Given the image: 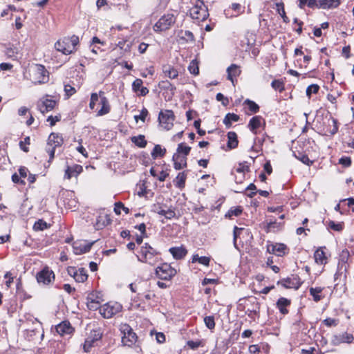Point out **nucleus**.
<instances>
[{"label":"nucleus","mask_w":354,"mask_h":354,"mask_svg":"<svg viewBox=\"0 0 354 354\" xmlns=\"http://www.w3.org/2000/svg\"><path fill=\"white\" fill-rule=\"evenodd\" d=\"M227 80L233 82L234 77L239 75L241 71L236 64H232L227 68Z\"/></svg>","instance_id":"28"},{"label":"nucleus","mask_w":354,"mask_h":354,"mask_svg":"<svg viewBox=\"0 0 354 354\" xmlns=\"http://www.w3.org/2000/svg\"><path fill=\"white\" fill-rule=\"evenodd\" d=\"M28 74L30 81L34 84H45L49 80V73L41 64L32 65L28 68Z\"/></svg>","instance_id":"1"},{"label":"nucleus","mask_w":354,"mask_h":354,"mask_svg":"<svg viewBox=\"0 0 354 354\" xmlns=\"http://www.w3.org/2000/svg\"><path fill=\"white\" fill-rule=\"evenodd\" d=\"M175 115L171 110L161 111L158 115V122L165 129L169 130L174 125Z\"/></svg>","instance_id":"10"},{"label":"nucleus","mask_w":354,"mask_h":354,"mask_svg":"<svg viewBox=\"0 0 354 354\" xmlns=\"http://www.w3.org/2000/svg\"><path fill=\"white\" fill-rule=\"evenodd\" d=\"M339 164L344 167H348L351 165V158L348 156H342L339 159Z\"/></svg>","instance_id":"58"},{"label":"nucleus","mask_w":354,"mask_h":354,"mask_svg":"<svg viewBox=\"0 0 354 354\" xmlns=\"http://www.w3.org/2000/svg\"><path fill=\"white\" fill-rule=\"evenodd\" d=\"M78 44L79 37L73 35L71 37H66L58 40L55 44V48L64 55H70L75 50V47Z\"/></svg>","instance_id":"2"},{"label":"nucleus","mask_w":354,"mask_h":354,"mask_svg":"<svg viewBox=\"0 0 354 354\" xmlns=\"http://www.w3.org/2000/svg\"><path fill=\"white\" fill-rule=\"evenodd\" d=\"M148 115V111L147 109L145 108H143L141 111H140V115H135L134 116V119L136 122L138 121V120H142V122H145V119H146V117Z\"/></svg>","instance_id":"59"},{"label":"nucleus","mask_w":354,"mask_h":354,"mask_svg":"<svg viewBox=\"0 0 354 354\" xmlns=\"http://www.w3.org/2000/svg\"><path fill=\"white\" fill-rule=\"evenodd\" d=\"M159 86L164 89V90H167V91H169L171 92L172 94L174 93V91H176V86L172 84L171 83H170L169 81L166 80V81H162L160 84H159Z\"/></svg>","instance_id":"42"},{"label":"nucleus","mask_w":354,"mask_h":354,"mask_svg":"<svg viewBox=\"0 0 354 354\" xmlns=\"http://www.w3.org/2000/svg\"><path fill=\"white\" fill-rule=\"evenodd\" d=\"M83 171L82 166L75 164L73 166H67L65 169L64 179L70 180L72 177H77Z\"/></svg>","instance_id":"15"},{"label":"nucleus","mask_w":354,"mask_h":354,"mask_svg":"<svg viewBox=\"0 0 354 354\" xmlns=\"http://www.w3.org/2000/svg\"><path fill=\"white\" fill-rule=\"evenodd\" d=\"M64 91L68 97H70L76 93L75 88L69 84L64 86Z\"/></svg>","instance_id":"64"},{"label":"nucleus","mask_w":354,"mask_h":354,"mask_svg":"<svg viewBox=\"0 0 354 354\" xmlns=\"http://www.w3.org/2000/svg\"><path fill=\"white\" fill-rule=\"evenodd\" d=\"M100 104L101 105V109L97 111L96 114L97 116H102L110 113L111 105L109 101L105 96L104 92L102 91H100Z\"/></svg>","instance_id":"12"},{"label":"nucleus","mask_w":354,"mask_h":354,"mask_svg":"<svg viewBox=\"0 0 354 354\" xmlns=\"http://www.w3.org/2000/svg\"><path fill=\"white\" fill-rule=\"evenodd\" d=\"M204 323L205 326L209 330H212L215 328V321L214 316H206L204 318Z\"/></svg>","instance_id":"46"},{"label":"nucleus","mask_w":354,"mask_h":354,"mask_svg":"<svg viewBox=\"0 0 354 354\" xmlns=\"http://www.w3.org/2000/svg\"><path fill=\"white\" fill-rule=\"evenodd\" d=\"M55 278L54 272L48 266L43 268L36 275L37 282L44 285H49L54 281Z\"/></svg>","instance_id":"11"},{"label":"nucleus","mask_w":354,"mask_h":354,"mask_svg":"<svg viewBox=\"0 0 354 354\" xmlns=\"http://www.w3.org/2000/svg\"><path fill=\"white\" fill-rule=\"evenodd\" d=\"M167 219H171L176 217L175 208L172 206H170L167 209L164 210L162 215Z\"/></svg>","instance_id":"47"},{"label":"nucleus","mask_w":354,"mask_h":354,"mask_svg":"<svg viewBox=\"0 0 354 354\" xmlns=\"http://www.w3.org/2000/svg\"><path fill=\"white\" fill-rule=\"evenodd\" d=\"M176 18L173 14H166L162 16L155 24L153 28L155 32L167 30L175 23Z\"/></svg>","instance_id":"7"},{"label":"nucleus","mask_w":354,"mask_h":354,"mask_svg":"<svg viewBox=\"0 0 354 354\" xmlns=\"http://www.w3.org/2000/svg\"><path fill=\"white\" fill-rule=\"evenodd\" d=\"M291 304V301L285 297H280L277 303V308L279 309V312L283 315H287L288 313V310L287 307L289 306Z\"/></svg>","instance_id":"22"},{"label":"nucleus","mask_w":354,"mask_h":354,"mask_svg":"<svg viewBox=\"0 0 354 354\" xmlns=\"http://www.w3.org/2000/svg\"><path fill=\"white\" fill-rule=\"evenodd\" d=\"M111 223V219L108 215L99 216L97 218L95 226L97 229H101Z\"/></svg>","instance_id":"31"},{"label":"nucleus","mask_w":354,"mask_h":354,"mask_svg":"<svg viewBox=\"0 0 354 354\" xmlns=\"http://www.w3.org/2000/svg\"><path fill=\"white\" fill-rule=\"evenodd\" d=\"M121 209H122L126 214L129 213V209L128 207H126L122 202L115 203L114 207L115 213L118 215L120 214Z\"/></svg>","instance_id":"45"},{"label":"nucleus","mask_w":354,"mask_h":354,"mask_svg":"<svg viewBox=\"0 0 354 354\" xmlns=\"http://www.w3.org/2000/svg\"><path fill=\"white\" fill-rule=\"evenodd\" d=\"M227 147L229 150L236 149L239 145L237 134L234 131H229L227 134Z\"/></svg>","instance_id":"23"},{"label":"nucleus","mask_w":354,"mask_h":354,"mask_svg":"<svg viewBox=\"0 0 354 354\" xmlns=\"http://www.w3.org/2000/svg\"><path fill=\"white\" fill-rule=\"evenodd\" d=\"M338 121L337 119L331 117L328 120V127L324 129L325 135L333 136L338 131Z\"/></svg>","instance_id":"20"},{"label":"nucleus","mask_w":354,"mask_h":354,"mask_svg":"<svg viewBox=\"0 0 354 354\" xmlns=\"http://www.w3.org/2000/svg\"><path fill=\"white\" fill-rule=\"evenodd\" d=\"M167 151L165 148H162L160 145H156L151 151V157L153 159H156L158 157L165 156Z\"/></svg>","instance_id":"32"},{"label":"nucleus","mask_w":354,"mask_h":354,"mask_svg":"<svg viewBox=\"0 0 354 354\" xmlns=\"http://www.w3.org/2000/svg\"><path fill=\"white\" fill-rule=\"evenodd\" d=\"M56 104L57 102L55 100L46 98L38 102L37 108L39 111L44 114L52 111L55 108Z\"/></svg>","instance_id":"14"},{"label":"nucleus","mask_w":354,"mask_h":354,"mask_svg":"<svg viewBox=\"0 0 354 354\" xmlns=\"http://www.w3.org/2000/svg\"><path fill=\"white\" fill-rule=\"evenodd\" d=\"M95 241L87 243H75L73 244V251L76 255H80L90 251L92 245L95 243Z\"/></svg>","instance_id":"17"},{"label":"nucleus","mask_w":354,"mask_h":354,"mask_svg":"<svg viewBox=\"0 0 354 354\" xmlns=\"http://www.w3.org/2000/svg\"><path fill=\"white\" fill-rule=\"evenodd\" d=\"M176 274V270L167 263H162L156 269L157 277L162 280H170Z\"/></svg>","instance_id":"8"},{"label":"nucleus","mask_w":354,"mask_h":354,"mask_svg":"<svg viewBox=\"0 0 354 354\" xmlns=\"http://www.w3.org/2000/svg\"><path fill=\"white\" fill-rule=\"evenodd\" d=\"M5 55L9 58H15L17 55V51L15 48L8 46L6 48Z\"/></svg>","instance_id":"55"},{"label":"nucleus","mask_w":354,"mask_h":354,"mask_svg":"<svg viewBox=\"0 0 354 354\" xmlns=\"http://www.w3.org/2000/svg\"><path fill=\"white\" fill-rule=\"evenodd\" d=\"M188 70L190 73L194 75H198L199 73L198 62L196 60H192L188 66Z\"/></svg>","instance_id":"48"},{"label":"nucleus","mask_w":354,"mask_h":354,"mask_svg":"<svg viewBox=\"0 0 354 354\" xmlns=\"http://www.w3.org/2000/svg\"><path fill=\"white\" fill-rule=\"evenodd\" d=\"M122 308V306L118 303L109 302L101 306L100 313L104 318L109 319L120 313Z\"/></svg>","instance_id":"9"},{"label":"nucleus","mask_w":354,"mask_h":354,"mask_svg":"<svg viewBox=\"0 0 354 354\" xmlns=\"http://www.w3.org/2000/svg\"><path fill=\"white\" fill-rule=\"evenodd\" d=\"M166 208H167L166 204L157 203L151 205V211L162 216L164 210H165Z\"/></svg>","instance_id":"39"},{"label":"nucleus","mask_w":354,"mask_h":354,"mask_svg":"<svg viewBox=\"0 0 354 354\" xmlns=\"http://www.w3.org/2000/svg\"><path fill=\"white\" fill-rule=\"evenodd\" d=\"M73 278L77 282L82 283L87 279L88 274L84 268H80L76 272H74Z\"/></svg>","instance_id":"30"},{"label":"nucleus","mask_w":354,"mask_h":354,"mask_svg":"<svg viewBox=\"0 0 354 354\" xmlns=\"http://www.w3.org/2000/svg\"><path fill=\"white\" fill-rule=\"evenodd\" d=\"M323 289L324 288L322 287L310 288V295L313 297L315 301L318 302L322 299V297L319 294L323 291Z\"/></svg>","instance_id":"33"},{"label":"nucleus","mask_w":354,"mask_h":354,"mask_svg":"<svg viewBox=\"0 0 354 354\" xmlns=\"http://www.w3.org/2000/svg\"><path fill=\"white\" fill-rule=\"evenodd\" d=\"M162 73L165 77H167L171 80L176 79L178 76V71L171 65H163Z\"/></svg>","instance_id":"25"},{"label":"nucleus","mask_w":354,"mask_h":354,"mask_svg":"<svg viewBox=\"0 0 354 354\" xmlns=\"http://www.w3.org/2000/svg\"><path fill=\"white\" fill-rule=\"evenodd\" d=\"M275 254L282 257L288 252V248L284 243H274Z\"/></svg>","instance_id":"35"},{"label":"nucleus","mask_w":354,"mask_h":354,"mask_svg":"<svg viewBox=\"0 0 354 354\" xmlns=\"http://www.w3.org/2000/svg\"><path fill=\"white\" fill-rule=\"evenodd\" d=\"M245 229L242 227H238L237 226H234V230H233V244L235 248L238 249L236 241L237 238L239 236L240 233L242 231H244Z\"/></svg>","instance_id":"49"},{"label":"nucleus","mask_w":354,"mask_h":354,"mask_svg":"<svg viewBox=\"0 0 354 354\" xmlns=\"http://www.w3.org/2000/svg\"><path fill=\"white\" fill-rule=\"evenodd\" d=\"M238 173H245L250 171V165L246 161L239 164V167L236 169Z\"/></svg>","instance_id":"54"},{"label":"nucleus","mask_w":354,"mask_h":354,"mask_svg":"<svg viewBox=\"0 0 354 354\" xmlns=\"http://www.w3.org/2000/svg\"><path fill=\"white\" fill-rule=\"evenodd\" d=\"M120 330L122 334V342L124 345L131 346L137 342L138 337L129 324H121Z\"/></svg>","instance_id":"6"},{"label":"nucleus","mask_w":354,"mask_h":354,"mask_svg":"<svg viewBox=\"0 0 354 354\" xmlns=\"http://www.w3.org/2000/svg\"><path fill=\"white\" fill-rule=\"evenodd\" d=\"M323 323L326 326L328 327L336 326L338 324V320L333 318L328 317L323 321Z\"/></svg>","instance_id":"63"},{"label":"nucleus","mask_w":354,"mask_h":354,"mask_svg":"<svg viewBox=\"0 0 354 354\" xmlns=\"http://www.w3.org/2000/svg\"><path fill=\"white\" fill-rule=\"evenodd\" d=\"M242 208L240 206L232 207L225 214V217L232 218V216H238L242 213Z\"/></svg>","instance_id":"43"},{"label":"nucleus","mask_w":354,"mask_h":354,"mask_svg":"<svg viewBox=\"0 0 354 354\" xmlns=\"http://www.w3.org/2000/svg\"><path fill=\"white\" fill-rule=\"evenodd\" d=\"M143 82L141 79L137 78L132 83V90L135 93H138L142 86Z\"/></svg>","instance_id":"56"},{"label":"nucleus","mask_w":354,"mask_h":354,"mask_svg":"<svg viewBox=\"0 0 354 354\" xmlns=\"http://www.w3.org/2000/svg\"><path fill=\"white\" fill-rule=\"evenodd\" d=\"M340 339L344 343H351L354 339V337L352 334L344 333L341 335Z\"/></svg>","instance_id":"57"},{"label":"nucleus","mask_w":354,"mask_h":354,"mask_svg":"<svg viewBox=\"0 0 354 354\" xmlns=\"http://www.w3.org/2000/svg\"><path fill=\"white\" fill-rule=\"evenodd\" d=\"M187 346L192 350H196L198 347L203 346V342L201 340H196V341L189 340L187 342Z\"/></svg>","instance_id":"53"},{"label":"nucleus","mask_w":354,"mask_h":354,"mask_svg":"<svg viewBox=\"0 0 354 354\" xmlns=\"http://www.w3.org/2000/svg\"><path fill=\"white\" fill-rule=\"evenodd\" d=\"M216 99L218 102H221L222 104L224 106H226L229 104V100L227 97H225L221 93H218L216 95Z\"/></svg>","instance_id":"62"},{"label":"nucleus","mask_w":354,"mask_h":354,"mask_svg":"<svg viewBox=\"0 0 354 354\" xmlns=\"http://www.w3.org/2000/svg\"><path fill=\"white\" fill-rule=\"evenodd\" d=\"M93 342H94V339H86L85 340L84 345H83V349H84V352H86V353L90 352L91 348L93 346Z\"/></svg>","instance_id":"61"},{"label":"nucleus","mask_w":354,"mask_h":354,"mask_svg":"<svg viewBox=\"0 0 354 354\" xmlns=\"http://www.w3.org/2000/svg\"><path fill=\"white\" fill-rule=\"evenodd\" d=\"M30 138L29 136H26L24 140H21L19 142L20 149L24 152H28L29 148L26 145H30Z\"/></svg>","instance_id":"50"},{"label":"nucleus","mask_w":354,"mask_h":354,"mask_svg":"<svg viewBox=\"0 0 354 354\" xmlns=\"http://www.w3.org/2000/svg\"><path fill=\"white\" fill-rule=\"evenodd\" d=\"M56 330L59 335H64L71 334L74 329L69 322L64 321L56 326Z\"/></svg>","instance_id":"21"},{"label":"nucleus","mask_w":354,"mask_h":354,"mask_svg":"<svg viewBox=\"0 0 354 354\" xmlns=\"http://www.w3.org/2000/svg\"><path fill=\"white\" fill-rule=\"evenodd\" d=\"M281 223H278L276 221V219H274V218H270L269 221H268L267 223V226H266V228H267V232H269L273 228H275V227H278V226L280 225Z\"/></svg>","instance_id":"60"},{"label":"nucleus","mask_w":354,"mask_h":354,"mask_svg":"<svg viewBox=\"0 0 354 354\" xmlns=\"http://www.w3.org/2000/svg\"><path fill=\"white\" fill-rule=\"evenodd\" d=\"M319 90V86L317 84H311L306 88V95L310 98L313 93H317Z\"/></svg>","instance_id":"52"},{"label":"nucleus","mask_w":354,"mask_h":354,"mask_svg":"<svg viewBox=\"0 0 354 354\" xmlns=\"http://www.w3.org/2000/svg\"><path fill=\"white\" fill-rule=\"evenodd\" d=\"M187 174L185 171L180 172L177 175L176 180H174L176 187L178 188H183L185 187Z\"/></svg>","instance_id":"36"},{"label":"nucleus","mask_w":354,"mask_h":354,"mask_svg":"<svg viewBox=\"0 0 354 354\" xmlns=\"http://www.w3.org/2000/svg\"><path fill=\"white\" fill-rule=\"evenodd\" d=\"M169 252L176 260L184 259L187 254V250L183 245L170 248Z\"/></svg>","instance_id":"18"},{"label":"nucleus","mask_w":354,"mask_h":354,"mask_svg":"<svg viewBox=\"0 0 354 354\" xmlns=\"http://www.w3.org/2000/svg\"><path fill=\"white\" fill-rule=\"evenodd\" d=\"M240 118L235 113H228L226 114L223 119V123L227 128H230L232 126V122H238Z\"/></svg>","instance_id":"29"},{"label":"nucleus","mask_w":354,"mask_h":354,"mask_svg":"<svg viewBox=\"0 0 354 354\" xmlns=\"http://www.w3.org/2000/svg\"><path fill=\"white\" fill-rule=\"evenodd\" d=\"M191 151V147L187 146L185 142H181L178 145V147L176 149V152L175 153H178L180 156H183L187 157L189 155Z\"/></svg>","instance_id":"37"},{"label":"nucleus","mask_w":354,"mask_h":354,"mask_svg":"<svg viewBox=\"0 0 354 354\" xmlns=\"http://www.w3.org/2000/svg\"><path fill=\"white\" fill-rule=\"evenodd\" d=\"M138 259L140 262L154 266L159 261V252L149 244L145 243V245L140 248V255L138 256Z\"/></svg>","instance_id":"3"},{"label":"nucleus","mask_w":354,"mask_h":354,"mask_svg":"<svg viewBox=\"0 0 354 354\" xmlns=\"http://www.w3.org/2000/svg\"><path fill=\"white\" fill-rule=\"evenodd\" d=\"M49 225L46 221L42 219H39L35 223L33 230L35 231H42L47 229Z\"/></svg>","instance_id":"40"},{"label":"nucleus","mask_w":354,"mask_h":354,"mask_svg":"<svg viewBox=\"0 0 354 354\" xmlns=\"http://www.w3.org/2000/svg\"><path fill=\"white\" fill-rule=\"evenodd\" d=\"M131 141L136 146H138L140 148L145 147L147 144V142L145 140V137L143 135H139L138 136H133L131 138Z\"/></svg>","instance_id":"38"},{"label":"nucleus","mask_w":354,"mask_h":354,"mask_svg":"<svg viewBox=\"0 0 354 354\" xmlns=\"http://www.w3.org/2000/svg\"><path fill=\"white\" fill-rule=\"evenodd\" d=\"M277 12L282 17L283 22H285L286 24L289 23L290 20L286 15V12H285V9H284V4L283 3H277Z\"/></svg>","instance_id":"41"},{"label":"nucleus","mask_w":354,"mask_h":354,"mask_svg":"<svg viewBox=\"0 0 354 354\" xmlns=\"http://www.w3.org/2000/svg\"><path fill=\"white\" fill-rule=\"evenodd\" d=\"M86 300V305L89 310H96L100 309L102 306H100L101 298L97 293H90L87 297Z\"/></svg>","instance_id":"13"},{"label":"nucleus","mask_w":354,"mask_h":354,"mask_svg":"<svg viewBox=\"0 0 354 354\" xmlns=\"http://www.w3.org/2000/svg\"><path fill=\"white\" fill-rule=\"evenodd\" d=\"M277 285H281L286 288H295L298 289L301 286L298 278H283L277 282Z\"/></svg>","instance_id":"16"},{"label":"nucleus","mask_w":354,"mask_h":354,"mask_svg":"<svg viewBox=\"0 0 354 354\" xmlns=\"http://www.w3.org/2000/svg\"><path fill=\"white\" fill-rule=\"evenodd\" d=\"M315 261L317 264L325 265L327 263L326 254L322 248H318L314 253Z\"/></svg>","instance_id":"27"},{"label":"nucleus","mask_w":354,"mask_h":354,"mask_svg":"<svg viewBox=\"0 0 354 354\" xmlns=\"http://www.w3.org/2000/svg\"><path fill=\"white\" fill-rule=\"evenodd\" d=\"M39 334L37 329H28L25 332V337L28 341H32Z\"/></svg>","instance_id":"44"},{"label":"nucleus","mask_w":354,"mask_h":354,"mask_svg":"<svg viewBox=\"0 0 354 354\" xmlns=\"http://www.w3.org/2000/svg\"><path fill=\"white\" fill-rule=\"evenodd\" d=\"M187 157L180 156L178 153H174L172 156L174 169L176 170H180L185 167H187Z\"/></svg>","instance_id":"19"},{"label":"nucleus","mask_w":354,"mask_h":354,"mask_svg":"<svg viewBox=\"0 0 354 354\" xmlns=\"http://www.w3.org/2000/svg\"><path fill=\"white\" fill-rule=\"evenodd\" d=\"M319 7L322 9H332L337 8L340 3V0H318Z\"/></svg>","instance_id":"24"},{"label":"nucleus","mask_w":354,"mask_h":354,"mask_svg":"<svg viewBox=\"0 0 354 354\" xmlns=\"http://www.w3.org/2000/svg\"><path fill=\"white\" fill-rule=\"evenodd\" d=\"M261 120L263 118L261 115H256L252 117L249 121L248 127L254 134H257V129L261 126Z\"/></svg>","instance_id":"26"},{"label":"nucleus","mask_w":354,"mask_h":354,"mask_svg":"<svg viewBox=\"0 0 354 354\" xmlns=\"http://www.w3.org/2000/svg\"><path fill=\"white\" fill-rule=\"evenodd\" d=\"M63 143L64 139L61 134L53 132L49 135L46 147V151L49 155V163L54 159L55 149L61 147Z\"/></svg>","instance_id":"4"},{"label":"nucleus","mask_w":354,"mask_h":354,"mask_svg":"<svg viewBox=\"0 0 354 354\" xmlns=\"http://www.w3.org/2000/svg\"><path fill=\"white\" fill-rule=\"evenodd\" d=\"M189 15L197 22L203 21L209 17L207 7L203 1L197 0L189 9Z\"/></svg>","instance_id":"5"},{"label":"nucleus","mask_w":354,"mask_h":354,"mask_svg":"<svg viewBox=\"0 0 354 354\" xmlns=\"http://www.w3.org/2000/svg\"><path fill=\"white\" fill-rule=\"evenodd\" d=\"M243 104L247 105L249 111L251 112L250 113H246V114L248 115L251 113H257V112L259 111V106L252 100L246 99L244 101Z\"/></svg>","instance_id":"34"},{"label":"nucleus","mask_w":354,"mask_h":354,"mask_svg":"<svg viewBox=\"0 0 354 354\" xmlns=\"http://www.w3.org/2000/svg\"><path fill=\"white\" fill-rule=\"evenodd\" d=\"M271 86L275 90L282 92L284 90V84L279 80H274L271 83Z\"/></svg>","instance_id":"51"}]
</instances>
